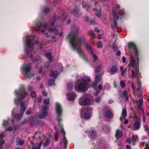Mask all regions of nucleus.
<instances>
[{"mask_svg": "<svg viewBox=\"0 0 149 149\" xmlns=\"http://www.w3.org/2000/svg\"><path fill=\"white\" fill-rule=\"evenodd\" d=\"M15 95L16 97V98L14 99L15 103L16 105H18L20 103L21 109L20 110V114L18 115V116L16 115L17 109H13L12 112V116L14 118H16L18 120L22 117L23 113L26 108V107L25 104L24 102H21V101L26 96L27 93L25 91L24 88H22L19 89L18 91H15Z\"/></svg>", "mask_w": 149, "mask_h": 149, "instance_id": "f257e3e1", "label": "nucleus"}, {"mask_svg": "<svg viewBox=\"0 0 149 149\" xmlns=\"http://www.w3.org/2000/svg\"><path fill=\"white\" fill-rule=\"evenodd\" d=\"M31 66L30 64L25 65L22 69V73L26 79H29L34 75L31 70Z\"/></svg>", "mask_w": 149, "mask_h": 149, "instance_id": "f03ea898", "label": "nucleus"}, {"mask_svg": "<svg viewBox=\"0 0 149 149\" xmlns=\"http://www.w3.org/2000/svg\"><path fill=\"white\" fill-rule=\"evenodd\" d=\"M91 82L90 78L86 76H84V92L89 88H93L95 89V86L98 83L95 81L93 82L91 85Z\"/></svg>", "mask_w": 149, "mask_h": 149, "instance_id": "7ed1b4c3", "label": "nucleus"}, {"mask_svg": "<svg viewBox=\"0 0 149 149\" xmlns=\"http://www.w3.org/2000/svg\"><path fill=\"white\" fill-rule=\"evenodd\" d=\"M84 78L79 79L75 83L74 88L76 91L78 92L83 91L84 90Z\"/></svg>", "mask_w": 149, "mask_h": 149, "instance_id": "20e7f679", "label": "nucleus"}, {"mask_svg": "<svg viewBox=\"0 0 149 149\" xmlns=\"http://www.w3.org/2000/svg\"><path fill=\"white\" fill-rule=\"evenodd\" d=\"M55 110L57 114V119L59 122L61 120V116L62 109L61 104L58 102L56 104Z\"/></svg>", "mask_w": 149, "mask_h": 149, "instance_id": "39448f33", "label": "nucleus"}, {"mask_svg": "<svg viewBox=\"0 0 149 149\" xmlns=\"http://www.w3.org/2000/svg\"><path fill=\"white\" fill-rule=\"evenodd\" d=\"M70 41L71 45L74 47L78 46L79 43L77 40H75V36L74 34H71L69 36Z\"/></svg>", "mask_w": 149, "mask_h": 149, "instance_id": "423d86ee", "label": "nucleus"}, {"mask_svg": "<svg viewBox=\"0 0 149 149\" xmlns=\"http://www.w3.org/2000/svg\"><path fill=\"white\" fill-rule=\"evenodd\" d=\"M92 108L89 107H84V119H88L91 117L90 113L92 112Z\"/></svg>", "mask_w": 149, "mask_h": 149, "instance_id": "0eeeda50", "label": "nucleus"}, {"mask_svg": "<svg viewBox=\"0 0 149 149\" xmlns=\"http://www.w3.org/2000/svg\"><path fill=\"white\" fill-rule=\"evenodd\" d=\"M48 106H45L42 109L43 111V112L42 114L41 115H39L37 116L36 117H33V118L32 119H34L35 118H36L37 119V118H45L46 116L47 115V113L46 112L47 110V109H48Z\"/></svg>", "mask_w": 149, "mask_h": 149, "instance_id": "6e6552de", "label": "nucleus"}, {"mask_svg": "<svg viewBox=\"0 0 149 149\" xmlns=\"http://www.w3.org/2000/svg\"><path fill=\"white\" fill-rule=\"evenodd\" d=\"M128 48L130 50H131L132 51V52L134 54V56L136 57L138 65H139V53L137 47H128Z\"/></svg>", "mask_w": 149, "mask_h": 149, "instance_id": "1a4fd4ad", "label": "nucleus"}, {"mask_svg": "<svg viewBox=\"0 0 149 149\" xmlns=\"http://www.w3.org/2000/svg\"><path fill=\"white\" fill-rule=\"evenodd\" d=\"M113 13L114 16V19H113V24L114 25H111V28L114 29L117 26V24L115 22L116 20H117L119 18V16L117 14V12L115 10H113Z\"/></svg>", "mask_w": 149, "mask_h": 149, "instance_id": "9d476101", "label": "nucleus"}, {"mask_svg": "<svg viewBox=\"0 0 149 149\" xmlns=\"http://www.w3.org/2000/svg\"><path fill=\"white\" fill-rule=\"evenodd\" d=\"M58 68H59L57 69L58 71H52L51 74H50V76L54 78H56L57 77L58 74V72H60L63 70V68L61 65H59Z\"/></svg>", "mask_w": 149, "mask_h": 149, "instance_id": "9b49d317", "label": "nucleus"}, {"mask_svg": "<svg viewBox=\"0 0 149 149\" xmlns=\"http://www.w3.org/2000/svg\"><path fill=\"white\" fill-rule=\"evenodd\" d=\"M86 49L92 56V57L93 58L94 61L95 62L97 60V57L96 55L94 54L92 50V47H86Z\"/></svg>", "mask_w": 149, "mask_h": 149, "instance_id": "f8f14e48", "label": "nucleus"}, {"mask_svg": "<svg viewBox=\"0 0 149 149\" xmlns=\"http://www.w3.org/2000/svg\"><path fill=\"white\" fill-rule=\"evenodd\" d=\"M26 43L28 45L30 46H38V45H39L40 44L38 42H37L34 40H32L31 39L27 40L26 41Z\"/></svg>", "mask_w": 149, "mask_h": 149, "instance_id": "ddd939ff", "label": "nucleus"}, {"mask_svg": "<svg viewBox=\"0 0 149 149\" xmlns=\"http://www.w3.org/2000/svg\"><path fill=\"white\" fill-rule=\"evenodd\" d=\"M37 27L39 30L43 32L46 29V25L45 24H38L37 25Z\"/></svg>", "mask_w": 149, "mask_h": 149, "instance_id": "4468645a", "label": "nucleus"}, {"mask_svg": "<svg viewBox=\"0 0 149 149\" xmlns=\"http://www.w3.org/2000/svg\"><path fill=\"white\" fill-rule=\"evenodd\" d=\"M104 116L107 118L111 119L113 117V114L111 111L109 110L105 112Z\"/></svg>", "mask_w": 149, "mask_h": 149, "instance_id": "2eb2a0df", "label": "nucleus"}, {"mask_svg": "<svg viewBox=\"0 0 149 149\" xmlns=\"http://www.w3.org/2000/svg\"><path fill=\"white\" fill-rule=\"evenodd\" d=\"M118 68L116 65L112 66L110 70V74L111 75L117 72Z\"/></svg>", "mask_w": 149, "mask_h": 149, "instance_id": "dca6fc26", "label": "nucleus"}, {"mask_svg": "<svg viewBox=\"0 0 149 149\" xmlns=\"http://www.w3.org/2000/svg\"><path fill=\"white\" fill-rule=\"evenodd\" d=\"M67 95L68 96V99L69 101L73 100L76 97V95L73 93L67 94Z\"/></svg>", "mask_w": 149, "mask_h": 149, "instance_id": "f3484780", "label": "nucleus"}, {"mask_svg": "<svg viewBox=\"0 0 149 149\" xmlns=\"http://www.w3.org/2000/svg\"><path fill=\"white\" fill-rule=\"evenodd\" d=\"M123 135V134L121 131L119 130H117L115 134V136L116 138L118 139L121 137Z\"/></svg>", "mask_w": 149, "mask_h": 149, "instance_id": "a211bd4d", "label": "nucleus"}, {"mask_svg": "<svg viewBox=\"0 0 149 149\" xmlns=\"http://www.w3.org/2000/svg\"><path fill=\"white\" fill-rule=\"evenodd\" d=\"M122 97H123L126 101H128L129 100V98L128 96L127 93V91L125 90L122 92Z\"/></svg>", "mask_w": 149, "mask_h": 149, "instance_id": "6ab92c4d", "label": "nucleus"}, {"mask_svg": "<svg viewBox=\"0 0 149 149\" xmlns=\"http://www.w3.org/2000/svg\"><path fill=\"white\" fill-rule=\"evenodd\" d=\"M134 128L137 130H139L141 126V123L139 121H136L134 123Z\"/></svg>", "mask_w": 149, "mask_h": 149, "instance_id": "aec40b11", "label": "nucleus"}, {"mask_svg": "<svg viewBox=\"0 0 149 149\" xmlns=\"http://www.w3.org/2000/svg\"><path fill=\"white\" fill-rule=\"evenodd\" d=\"M102 67V64H100L95 68V73H97L101 72V69Z\"/></svg>", "mask_w": 149, "mask_h": 149, "instance_id": "412c9836", "label": "nucleus"}, {"mask_svg": "<svg viewBox=\"0 0 149 149\" xmlns=\"http://www.w3.org/2000/svg\"><path fill=\"white\" fill-rule=\"evenodd\" d=\"M53 28L52 27L50 28L48 30L49 32L50 33H53L55 34H57V33L56 32L57 31V29L56 28L53 29Z\"/></svg>", "mask_w": 149, "mask_h": 149, "instance_id": "4be33fe9", "label": "nucleus"}, {"mask_svg": "<svg viewBox=\"0 0 149 149\" xmlns=\"http://www.w3.org/2000/svg\"><path fill=\"white\" fill-rule=\"evenodd\" d=\"M46 57L48 58L49 61L50 62H52V54L51 53H47L45 54Z\"/></svg>", "mask_w": 149, "mask_h": 149, "instance_id": "5701e85b", "label": "nucleus"}, {"mask_svg": "<svg viewBox=\"0 0 149 149\" xmlns=\"http://www.w3.org/2000/svg\"><path fill=\"white\" fill-rule=\"evenodd\" d=\"M101 76L100 74H97L95 77V81L97 83H99L101 81Z\"/></svg>", "mask_w": 149, "mask_h": 149, "instance_id": "b1692460", "label": "nucleus"}, {"mask_svg": "<svg viewBox=\"0 0 149 149\" xmlns=\"http://www.w3.org/2000/svg\"><path fill=\"white\" fill-rule=\"evenodd\" d=\"M79 104L81 106H83L84 104V97L82 96L80 97L79 100Z\"/></svg>", "mask_w": 149, "mask_h": 149, "instance_id": "393cba45", "label": "nucleus"}, {"mask_svg": "<svg viewBox=\"0 0 149 149\" xmlns=\"http://www.w3.org/2000/svg\"><path fill=\"white\" fill-rule=\"evenodd\" d=\"M136 61L134 58L133 57L130 61V65L132 67H134Z\"/></svg>", "mask_w": 149, "mask_h": 149, "instance_id": "a878e982", "label": "nucleus"}, {"mask_svg": "<svg viewBox=\"0 0 149 149\" xmlns=\"http://www.w3.org/2000/svg\"><path fill=\"white\" fill-rule=\"evenodd\" d=\"M24 141L19 139L17 141L16 144L17 145L22 146L24 144Z\"/></svg>", "mask_w": 149, "mask_h": 149, "instance_id": "bb28decb", "label": "nucleus"}, {"mask_svg": "<svg viewBox=\"0 0 149 149\" xmlns=\"http://www.w3.org/2000/svg\"><path fill=\"white\" fill-rule=\"evenodd\" d=\"M10 121V119H8V121H6L4 120H3L2 125L5 127L9 125V123Z\"/></svg>", "mask_w": 149, "mask_h": 149, "instance_id": "cd10ccee", "label": "nucleus"}, {"mask_svg": "<svg viewBox=\"0 0 149 149\" xmlns=\"http://www.w3.org/2000/svg\"><path fill=\"white\" fill-rule=\"evenodd\" d=\"M102 129L104 131L109 130L110 129L109 126L108 125H104L102 127Z\"/></svg>", "mask_w": 149, "mask_h": 149, "instance_id": "c85d7f7f", "label": "nucleus"}, {"mask_svg": "<svg viewBox=\"0 0 149 149\" xmlns=\"http://www.w3.org/2000/svg\"><path fill=\"white\" fill-rule=\"evenodd\" d=\"M3 134L0 133V146L2 145L4 143V141H1L3 139Z\"/></svg>", "mask_w": 149, "mask_h": 149, "instance_id": "c756f323", "label": "nucleus"}, {"mask_svg": "<svg viewBox=\"0 0 149 149\" xmlns=\"http://www.w3.org/2000/svg\"><path fill=\"white\" fill-rule=\"evenodd\" d=\"M122 116L124 117H125L127 116V111L126 109L125 108H124L123 109L122 113Z\"/></svg>", "mask_w": 149, "mask_h": 149, "instance_id": "7c9ffc66", "label": "nucleus"}, {"mask_svg": "<svg viewBox=\"0 0 149 149\" xmlns=\"http://www.w3.org/2000/svg\"><path fill=\"white\" fill-rule=\"evenodd\" d=\"M43 143V141L40 142L38 145V147H33L31 149H40L41 146Z\"/></svg>", "mask_w": 149, "mask_h": 149, "instance_id": "2f4dec72", "label": "nucleus"}, {"mask_svg": "<svg viewBox=\"0 0 149 149\" xmlns=\"http://www.w3.org/2000/svg\"><path fill=\"white\" fill-rule=\"evenodd\" d=\"M50 143V140L49 138H47L44 144V146L46 147L48 146Z\"/></svg>", "mask_w": 149, "mask_h": 149, "instance_id": "473e14b6", "label": "nucleus"}, {"mask_svg": "<svg viewBox=\"0 0 149 149\" xmlns=\"http://www.w3.org/2000/svg\"><path fill=\"white\" fill-rule=\"evenodd\" d=\"M91 104V101L89 99L84 98V105H89Z\"/></svg>", "mask_w": 149, "mask_h": 149, "instance_id": "72a5a7b5", "label": "nucleus"}, {"mask_svg": "<svg viewBox=\"0 0 149 149\" xmlns=\"http://www.w3.org/2000/svg\"><path fill=\"white\" fill-rule=\"evenodd\" d=\"M39 132H36L34 134V136H33V137L36 138V139H40V137L39 135Z\"/></svg>", "mask_w": 149, "mask_h": 149, "instance_id": "f704fd0d", "label": "nucleus"}, {"mask_svg": "<svg viewBox=\"0 0 149 149\" xmlns=\"http://www.w3.org/2000/svg\"><path fill=\"white\" fill-rule=\"evenodd\" d=\"M68 89L70 90L72 89L73 87V85L72 82H69L67 84Z\"/></svg>", "mask_w": 149, "mask_h": 149, "instance_id": "c9c22d12", "label": "nucleus"}, {"mask_svg": "<svg viewBox=\"0 0 149 149\" xmlns=\"http://www.w3.org/2000/svg\"><path fill=\"white\" fill-rule=\"evenodd\" d=\"M132 142H136L138 139V138L137 136H133L132 138Z\"/></svg>", "mask_w": 149, "mask_h": 149, "instance_id": "e433bc0d", "label": "nucleus"}, {"mask_svg": "<svg viewBox=\"0 0 149 149\" xmlns=\"http://www.w3.org/2000/svg\"><path fill=\"white\" fill-rule=\"evenodd\" d=\"M67 143V141L65 138H64L63 141L61 142V144H63L64 147L65 148L66 147Z\"/></svg>", "mask_w": 149, "mask_h": 149, "instance_id": "4c0bfd02", "label": "nucleus"}, {"mask_svg": "<svg viewBox=\"0 0 149 149\" xmlns=\"http://www.w3.org/2000/svg\"><path fill=\"white\" fill-rule=\"evenodd\" d=\"M74 49H76L77 52L79 54H81V49L80 47H72Z\"/></svg>", "mask_w": 149, "mask_h": 149, "instance_id": "58836bf2", "label": "nucleus"}, {"mask_svg": "<svg viewBox=\"0 0 149 149\" xmlns=\"http://www.w3.org/2000/svg\"><path fill=\"white\" fill-rule=\"evenodd\" d=\"M50 102V100L49 98H45L44 101V103L45 104H49Z\"/></svg>", "mask_w": 149, "mask_h": 149, "instance_id": "ea45409f", "label": "nucleus"}, {"mask_svg": "<svg viewBox=\"0 0 149 149\" xmlns=\"http://www.w3.org/2000/svg\"><path fill=\"white\" fill-rule=\"evenodd\" d=\"M93 11H95V13L96 15L98 17H100V12H99L98 14V11L97 9L96 8H94L93 9Z\"/></svg>", "mask_w": 149, "mask_h": 149, "instance_id": "a19ab883", "label": "nucleus"}, {"mask_svg": "<svg viewBox=\"0 0 149 149\" xmlns=\"http://www.w3.org/2000/svg\"><path fill=\"white\" fill-rule=\"evenodd\" d=\"M54 81L53 79L50 80L48 82V84L50 86H52L54 84Z\"/></svg>", "mask_w": 149, "mask_h": 149, "instance_id": "79ce46f5", "label": "nucleus"}, {"mask_svg": "<svg viewBox=\"0 0 149 149\" xmlns=\"http://www.w3.org/2000/svg\"><path fill=\"white\" fill-rule=\"evenodd\" d=\"M120 86L123 88L125 87V82L123 81H120Z\"/></svg>", "mask_w": 149, "mask_h": 149, "instance_id": "37998d69", "label": "nucleus"}, {"mask_svg": "<svg viewBox=\"0 0 149 149\" xmlns=\"http://www.w3.org/2000/svg\"><path fill=\"white\" fill-rule=\"evenodd\" d=\"M104 86L105 87V89L107 90H109L110 88V85L108 84H106Z\"/></svg>", "mask_w": 149, "mask_h": 149, "instance_id": "c03bdc74", "label": "nucleus"}, {"mask_svg": "<svg viewBox=\"0 0 149 149\" xmlns=\"http://www.w3.org/2000/svg\"><path fill=\"white\" fill-rule=\"evenodd\" d=\"M81 118H82L84 117V110L83 109H81L80 112Z\"/></svg>", "mask_w": 149, "mask_h": 149, "instance_id": "a18cd8bd", "label": "nucleus"}, {"mask_svg": "<svg viewBox=\"0 0 149 149\" xmlns=\"http://www.w3.org/2000/svg\"><path fill=\"white\" fill-rule=\"evenodd\" d=\"M96 134V132L94 130L90 132L91 136V137H94Z\"/></svg>", "mask_w": 149, "mask_h": 149, "instance_id": "49530a36", "label": "nucleus"}, {"mask_svg": "<svg viewBox=\"0 0 149 149\" xmlns=\"http://www.w3.org/2000/svg\"><path fill=\"white\" fill-rule=\"evenodd\" d=\"M144 127L146 131H147L149 130V127L147 124H145L144 125Z\"/></svg>", "mask_w": 149, "mask_h": 149, "instance_id": "de8ad7c7", "label": "nucleus"}, {"mask_svg": "<svg viewBox=\"0 0 149 149\" xmlns=\"http://www.w3.org/2000/svg\"><path fill=\"white\" fill-rule=\"evenodd\" d=\"M129 47H135L136 46L135 44L133 42H130L128 44Z\"/></svg>", "mask_w": 149, "mask_h": 149, "instance_id": "09e8293b", "label": "nucleus"}, {"mask_svg": "<svg viewBox=\"0 0 149 149\" xmlns=\"http://www.w3.org/2000/svg\"><path fill=\"white\" fill-rule=\"evenodd\" d=\"M31 96L32 98H34L36 96V93L34 92H32L31 94Z\"/></svg>", "mask_w": 149, "mask_h": 149, "instance_id": "8fccbe9b", "label": "nucleus"}, {"mask_svg": "<svg viewBox=\"0 0 149 149\" xmlns=\"http://www.w3.org/2000/svg\"><path fill=\"white\" fill-rule=\"evenodd\" d=\"M100 101V97H97L95 99V101L97 103L99 102Z\"/></svg>", "mask_w": 149, "mask_h": 149, "instance_id": "3c124183", "label": "nucleus"}, {"mask_svg": "<svg viewBox=\"0 0 149 149\" xmlns=\"http://www.w3.org/2000/svg\"><path fill=\"white\" fill-rule=\"evenodd\" d=\"M90 24L91 25H95L96 24V23L95 22V21L94 20H92L90 22Z\"/></svg>", "mask_w": 149, "mask_h": 149, "instance_id": "603ef678", "label": "nucleus"}, {"mask_svg": "<svg viewBox=\"0 0 149 149\" xmlns=\"http://www.w3.org/2000/svg\"><path fill=\"white\" fill-rule=\"evenodd\" d=\"M143 104H141L139 103H137V109L139 110L141 109Z\"/></svg>", "mask_w": 149, "mask_h": 149, "instance_id": "864d4df0", "label": "nucleus"}, {"mask_svg": "<svg viewBox=\"0 0 149 149\" xmlns=\"http://www.w3.org/2000/svg\"><path fill=\"white\" fill-rule=\"evenodd\" d=\"M12 130V127H10L6 128L5 130V131H6L7 130L9 131H11Z\"/></svg>", "mask_w": 149, "mask_h": 149, "instance_id": "5fc2aeb1", "label": "nucleus"}, {"mask_svg": "<svg viewBox=\"0 0 149 149\" xmlns=\"http://www.w3.org/2000/svg\"><path fill=\"white\" fill-rule=\"evenodd\" d=\"M131 86L133 90H134L135 89L136 87L134 85V83L133 82L131 83Z\"/></svg>", "mask_w": 149, "mask_h": 149, "instance_id": "6e6d98bb", "label": "nucleus"}, {"mask_svg": "<svg viewBox=\"0 0 149 149\" xmlns=\"http://www.w3.org/2000/svg\"><path fill=\"white\" fill-rule=\"evenodd\" d=\"M50 61L49 62H47L45 63V67L46 68H48L50 66Z\"/></svg>", "mask_w": 149, "mask_h": 149, "instance_id": "4d7b16f0", "label": "nucleus"}, {"mask_svg": "<svg viewBox=\"0 0 149 149\" xmlns=\"http://www.w3.org/2000/svg\"><path fill=\"white\" fill-rule=\"evenodd\" d=\"M137 103L140 104H143V99H140L139 100L138 102Z\"/></svg>", "mask_w": 149, "mask_h": 149, "instance_id": "13d9d810", "label": "nucleus"}, {"mask_svg": "<svg viewBox=\"0 0 149 149\" xmlns=\"http://www.w3.org/2000/svg\"><path fill=\"white\" fill-rule=\"evenodd\" d=\"M42 100V97L41 95L39 96L38 99V102H40Z\"/></svg>", "mask_w": 149, "mask_h": 149, "instance_id": "bf43d9fd", "label": "nucleus"}, {"mask_svg": "<svg viewBox=\"0 0 149 149\" xmlns=\"http://www.w3.org/2000/svg\"><path fill=\"white\" fill-rule=\"evenodd\" d=\"M97 47H102L103 45L101 42L100 41H99L97 42Z\"/></svg>", "mask_w": 149, "mask_h": 149, "instance_id": "052dcab7", "label": "nucleus"}, {"mask_svg": "<svg viewBox=\"0 0 149 149\" xmlns=\"http://www.w3.org/2000/svg\"><path fill=\"white\" fill-rule=\"evenodd\" d=\"M132 75L133 77H135L136 76L135 72L133 70H132Z\"/></svg>", "mask_w": 149, "mask_h": 149, "instance_id": "680f3d73", "label": "nucleus"}, {"mask_svg": "<svg viewBox=\"0 0 149 149\" xmlns=\"http://www.w3.org/2000/svg\"><path fill=\"white\" fill-rule=\"evenodd\" d=\"M122 61L123 63H125L126 61V59L125 57L124 56H123L122 58Z\"/></svg>", "mask_w": 149, "mask_h": 149, "instance_id": "e2e57ef3", "label": "nucleus"}, {"mask_svg": "<svg viewBox=\"0 0 149 149\" xmlns=\"http://www.w3.org/2000/svg\"><path fill=\"white\" fill-rule=\"evenodd\" d=\"M42 94L45 97L47 95V93L45 91H42Z\"/></svg>", "mask_w": 149, "mask_h": 149, "instance_id": "0e129e2a", "label": "nucleus"}, {"mask_svg": "<svg viewBox=\"0 0 149 149\" xmlns=\"http://www.w3.org/2000/svg\"><path fill=\"white\" fill-rule=\"evenodd\" d=\"M90 8V6L89 5H86L84 6V8H86L87 10H88Z\"/></svg>", "mask_w": 149, "mask_h": 149, "instance_id": "69168bd1", "label": "nucleus"}, {"mask_svg": "<svg viewBox=\"0 0 149 149\" xmlns=\"http://www.w3.org/2000/svg\"><path fill=\"white\" fill-rule=\"evenodd\" d=\"M126 141L127 143L129 144H130L131 142V139H127L126 140Z\"/></svg>", "mask_w": 149, "mask_h": 149, "instance_id": "338daca9", "label": "nucleus"}, {"mask_svg": "<svg viewBox=\"0 0 149 149\" xmlns=\"http://www.w3.org/2000/svg\"><path fill=\"white\" fill-rule=\"evenodd\" d=\"M121 54V52H120V51H118L117 52L116 54V55L117 56H120Z\"/></svg>", "mask_w": 149, "mask_h": 149, "instance_id": "774afa93", "label": "nucleus"}]
</instances>
